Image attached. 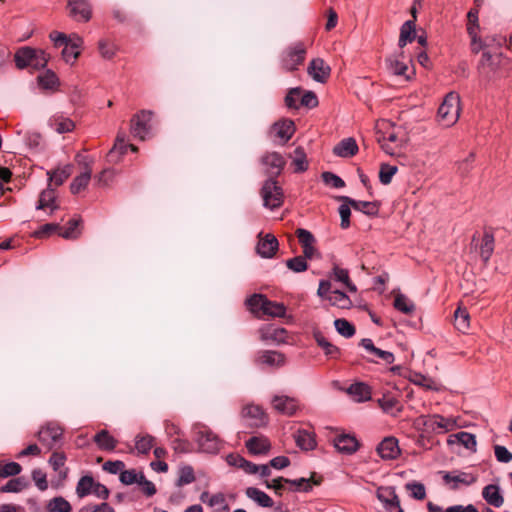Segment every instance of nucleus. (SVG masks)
<instances>
[{
  "mask_svg": "<svg viewBox=\"0 0 512 512\" xmlns=\"http://www.w3.org/2000/svg\"><path fill=\"white\" fill-rule=\"evenodd\" d=\"M376 139L381 149L390 156L398 159L402 165L408 164L407 157L401 153L409 141L407 131L399 125L388 120H380L376 123Z\"/></svg>",
  "mask_w": 512,
  "mask_h": 512,
  "instance_id": "nucleus-1",
  "label": "nucleus"
},
{
  "mask_svg": "<svg viewBox=\"0 0 512 512\" xmlns=\"http://www.w3.org/2000/svg\"><path fill=\"white\" fill-rule=\"evenodd\" d=\"M249 310L259 315H268L272 317H283L286 313V307L279 302L270 301L262 294H254L246 300Z\"/></svg>",
  "mask_w": 512,
  "mask_h": 512,
  "instance_id": "nucleus-2",
  "label": "nucleus"
},
{
  "mask_svg": "<svg viewBox=\"0 0 512 512\" xmlns=\"http://www.w3.org/2000/svg\"><path fill=\"white\" fill-rule=\"evenodd\" d=\"M460 96L456 92H449L438 109V120L441 125L450 127L454 125L460 116Z\"/></svg>",
  "mask_w": 512,
  "mask_h": 512,
  "instance_id": "nucleus-3",
  "label": "nucleus"
},
{
  "mask_svg": "<svg viewBox=\"0 0 512 512\" xmlns=\"http://www.w3.org/2000/svg\"><path fill=\"white\" fill-rule=\"evenodd\" d=\"M14 59L19 69L31 67L39 70L46 67L49 56L43 50L23 47L15 53Z\"/></svg>",
  "mask_w": 512,
  "mask_h": 512,
  "instance_id": "nucleus-4",
  "label": "nucleus"
},
{
  "mask_svg": "<svg viewBox=\"0 0 512 512\" xmlns=\"http://www.w3.org/2000/svg\"><path fill=\"white\" fill-rule=\"evenodd\" d=\"M418 422L424 426L425 431L436 434L447 433L458 427L456 418L439 414L420 416Z\"/></svg>",
  "mask_w": 512,
  "mask_h": 512,
  "instance_id": "nucleus-5",
  "label": "nucleus"
},
{
  "mask_svg": "<svg viewBox=\"0 0 512 512\" xmlns=\"http://www.w3.org/2000/svg\"><path fill=\"white\" fill-rule=\"evenodd\" d=\"M306 56V46L303 42H295L281 54V64L286 71H293L301 65Z\"/></svg>",
  "mask_w": 512,
  "mask_h": 512,
  "instance_id": "nucleus-6",
  "label": "nucleus"
},
{
  "mask_svg": "<svg viewBox=\"0 0 512 512\" xmlns=\"http://www.w3.org/2000/svg\"><path fill=\"white\" fill-rule=\"evenodd\" d=\"M153 113L149 110H141L133 115L130 120V133L139 140H145L151 131Z\"/></svg>",
  "mask_w": 512,
  "mask_h": 512,
  "instance_id": "nucleus-7",
  "label": "nucleus"
},
{
  "mask_svg": "<svg viewBox=\"0 0 512 512\" xmlns=\"http://www.w3.org/2000/svg\"><path fill=\"white\" fill-rule=\"evenodd\" d=\"M261 195L264 206L273 210L283 204V190L274 179H268L264 182Z\"/></svg>",
  "mask_w": 512,
  "mask_h": 512,
  "instance_id": "nucleus-8",
  "label": "nucleus"
},
{
  "mask_svg": "<svg viewBox=\"0 0 512 512\" xmlns=\"http://www.w3.org/2000/svg\"><path fill=\"white\" fill-rule=\"evenodd\" d=\"M195 439L204 452L215 453L220 449L218 436L208 427L200 426L195 432Z\"/></svg>",
  "mask_w": 512,
  "mask_h": 512,
  "instance_id": "nucleus-9",
  "label": "nucleus"
},
{
  "mask_svg": "<svg viewBox=\"0 0 512 512\" xmlns=\"http://www.w3.org/2000/svg\"><path fill=\"white\" fill-rule=\"evenodd\" d=\"M441 473L444 483L449 485L451 490H458L460 486H470L477 481V476L473 473L462 471Z\"/></svg>",
  "mask_w": 512,
  "mask_h": 512,
  "instance_id": "nucleus-10",
  "label": "nucleus"
},
{
  "mask_svg": "<svg viewBox=\"0 0 512 512\" xmlns=\"http://www.w3.org/2000/svg\"><path fill=\"white\" fill-rule=\"evenodd\" d=\"M63 435V429L56 423H48L38 432L39 441L48 449H52L60 443Z\"/></svg>",
  "mask_w": 512,
  "mask_h": 512,
  "instance_id": "nucleus-11",
  "label": "nucleus"
},
{
  "mask_svg": "<svg viewBox=\"0 0 512 512\" xmlns=\"http://www.w3.org/2000/svg\"><path fill=\"white\" fill-rule=\"evenodd\" d=\"M377 498L388 512H404L394 487H380L377 489Z\"/></svg>",
  "mask_w": 512,
  "mask_h": 512,
  "instance_id": "nucleus-12",
  "label": "nucleus"
},
{
  "mask_svg": "<svg viewBox=\"0 0 512 512\" xmlns=\"http://www.w3.org/2000/svg\"><path fill=\"white\" fill-rule=\"evenodd\" d=\"M260 162L265 172L271 176H278L286 164L283 155L275 151L265 153L261 157Z\"/></svg>",
  "mask_w": 512,
  "mask_h": 512,
  "instance_id": "nucleus-13",
  "label": "nucleus"
},
{
  "mask_svg": "<svg viewBox=\"0 0 512 512\" xmlns=\"http://www.w3.org/2000/svg\"><path fill=\"white\" fill-rule=\"evenodd\" d=\"M279 247L277 238L273 234H258V242L256 245V252L262 258H272Z\"/></svg>",
  "mask_w": 512,
  "mask_h": 512,
  "instance_id": "nucleus-14",
  "label": "nucleus"
},
{
  "mask_svg": "<svg viewBox=\"0 0 512 512\" xmlns=\"http://www.w3.org/2000/svg\"><path fill=\"white\" fill-rule=\"evenodd\" d=\"M382 460L389 461L397 459L401 454L398 439L394 436L385 437L376 448Z\"/></svg>",
  "mask_w": 512,
  "mask_h": 512,
  "instance_id": "nucleus-15",
  "label": "nucleus"
},
{
  "mask_svg": "<svg viewBox=\"0 0 512 512\" xmlns=\"http://www.w3.org/2000/svg\"><path fill=\"white\" fill-rule=\"evenodd\" d=\"M408 62H410V60L405 56L403 50H400L386 59L388 71L393 75L403 76L407 80L410 79L406 74L408 71Z\"/></svg>",
  "mask_w": 512,
  "mask_h": 512,
  "instance_id": "nucleus-16",
  "label": "nucleus"
},
{
  "mask_svg": "<svg viewBox=\"0 0 512 512\" xmlns=\"http://www.w3.org/2000/svg\"><path fill=\"white\" fill-rule=\"evenodd\" d=\"M296 127L291 119H281L271 127V134L279 140L281 145L286 144L294 135Z\"/></svg>",
  "mask_w": 512,
  "mask_h": 512,
  "instance_id": "nucleus-17",
  "label": "nucleus"
},
{
  "mask_svg": "<svg viewBox=\"0 0 512 512\" xmlns=\"http://www.w3.org/2000/svg\"><path fill=\"white\" fill-rule=\"evenodd\" d=\"M296 235L302 246L303 256L307 259H313L319 256V252L315 247L316 239L310 231L299 228L296 230Z\"/></svg>",
  "mask_w": 512,
  "mask_h": 512,
  "instance_id": "nucleus-18",
  "label": "nucleus"
},
{
  "mask_svg": "<svg viewBox=\"0 0 512 512\" xmlns=\"http://www.w3.org/2000/svg\"><path fill=\"white\" fill-rule=\"evenodd\" d=\"M272 406L278 412L292 416L299 409V403L297 399L284 395H276L272 399Z\"/></svg>",
  "mask_w": 512,
  "mask_h": 512,
  "instance_id": "nucleus-19",
  "label": "nucleus"
},
{
  "mask_svg": "<svg viewBox=\"0 0 512 512\" xmlns=\"http://www.w3.org/2000/svg\"><path fill=\"white\" fill-rule=\"evenodd\" d=\"M307 72L315 81L324 83L330 76L331 68L323 59L316 58L309 63Z\"/></svg>",
  "mask_w": 512,
  "mask_h": 512,
  "instance_id": "nucleus-20",
  "label": "nucleus"
},
{
  "mask_svg": "<svg viewBox=\"0 0 512 512\" xmlns=\"http://www.w3.org/2000/svg\"><path fill=\"white\" fill-rule=\"evenodd\" d=\"M336 450L343 454H353L358 450L359 442L350 434H340L333 439Z\"/></svg>",
  "mask_w": 512,
  "mask_h": 512,
  "instance_id": "nucleus-21",
  "label": "nucleus"
},
{
  "mask_svg": "<svg viewBox=\"0 0 512 512\" xmlns=\"http://www.w3.org/2000/svg\"><path fill=\"white\" fill-rule=\"evenodd\" d=\"M285 356L277 351H261L258 353L256 363L273 368H279L285 365Z\"/></svg>",
  "mask_w": 512,
  "mask_h": 512,
  "instance_id": "nucleus-22",
  "label": "nucleus"
},
{
  "mask_svg": "<svg viewBox=\"0 0 512 512\" xmlns=\"http://www.w3.org/2000/svg\"><path fill=\"white\" fill-rule=\"evenodd\" d=\"M448 445L460 444L470 452H476L477 441L476 436L469 432H458L451 434L447 439Z\"/></svg>",
  "mask_w": 512,
  "mask_h": 512,
  "instance_id": "nucleus-23",
  "label": "nucleus"
},
{
  "mask_svg": "<svg viewBox=\"0 0 512 512\" xmlns=\"http://www.w3.org/2000/svg\"><path fill=\"white\" fill-rule=\"evenodd\" d=\"M49 37L56 47L70 45L73 49H75L81 48L83 45V39L76 33H72L69 36H66L64 33L53 31L50 33Z\"/></svg>",
  "mask_w": 512,
  "mask_h": 512,
  "instance_id": "nucleus-24",
  "label": "nucleus"
},
{
  "mask_svg": "<svg viewBox=\"0 0 512 512\" xmlns=\"http://www.w3.org/2000/svg\"><path fill=\"white\" fill-rule=\"evenodd\" d=\"M340 200L348 202L354 210L362 212L368 216H375L379 212V205L377 202L354 200L348 196H341Z\"/></svg>",
  "mask_w": 512,
  "mask_h": 512,
  "instance_id": "nucleus-25",
  "label": "nucleus"
},
{
  "mask_svg": "<svg viewBox=\"0 0 512 512\" xmlns=\"http://www.w3.org/2000/svg\"><path fill=\"white\" fill-rule=\"evenodd\" d=\"M70 15L77 21H88L91 18L90 5L84 0L69 1Z\"/></svg>",
  "mask_w": 512,
  "mask_h": 512,
  "instance_id": "nucleus-26",
  "label": "nucleus"
},
{
  "mask_svg": "<svg viewBox=\"0 0 512 512\" xmlns=\"http://www.w3.org/2000/svg\"><path fill=\"white\" fill-rule=\"evenodd\" d=\"M482 497L491 506L499 508L504 503V497L501 494L500 487L495 484H489L482 490Z\"/></svg>",
  "mask_w": 512,
  "mask_h": 512,
  "instance_id": "nucleus-27",
  "label": "nucleus"
},
{
  "mask_svg": "<svg viewBox=\"0 0 512 512\" xmlns=\"http://www.w3.org/2000/svg\"><path fill=\"white\" fill-rule=\"evenodd\" d=\"M333 152L339 157H352L357 154L358 145L354 138H345L333 148Z\"/></svg>",
  "mask_w": 512,
  "mask_h": 512,
  "instance_id": "nucleus-28",
  "label": "nucleus"
},
{
  "mask_svg": "<svg viewBox=\"0 0 512 512\" xmlns=\"http://www.w3.org/2000/svg\"><path fill=\"white\" fill-rule=\"evenodd\" d=\"M243 416L252 420V425L262 426L267 422V416L264 410L258 405H247L243 409Z\"/></svg>",
  "mask_w": 512,
  "mask_h": 512,
  "instance_id": "nucleus-29",
  "label": "nucleus"
},
{
  "mask_svg": "<svg viewBox=\"0 0 512 512\" xmlns=\"http://www.w3.org/2000/svg\"><path fill=\"white\" fill-rule=\"evenodd\" d=\"M245 494L250 500L254 501L260 507L270 508L274 504L272 498L267 493L256 487L246 488Z\"/></svg>",
  "mask_w": 512,
  "mask_h": 512,
  "instance_id": "nucleus-30",
  "label": "nucleus"
},
{
  "mask_svg": "<svg viewBox=\"0 0 512 512\" xmlns=\"http://www.w3.org/2000/svg\"><path fill=\"white\" fill-rule=\"evenodd\" d=\"M313 337L329 358H338L340 356V350L337 346L333 345L329 340L318 330L313 332Z\"/></svg>",
  "mask_w": 512,
  "mask_h": 512,
  "instance_id": "nucleus-31",
  "label": "nucleus"
},
{
  "mask_svg": "<svg viewBox=\"0 0 512 512\" xmlns=\"http://www.w3.org/2000/svg\"><path fill=\"white\" fill-rule=\"evenodd\" d=\"M360 345L369 353L375 355L377 358L382 359L385 363L391 364L394 362L393 353L385 350H381L375 347L373 341L369 338H364L361 340Z\"/></svg>",
  "mask_w": 512,
  "mask_h": 512,
  "instance_id": "nucleus-32",
  "label": "nucleus"
},
{
  "mask_svg": "<svg viewBox=\"0 0 512 512\" xmlns=\"http://www.w3.org/2000/svg\"><path fill=\"white\" fill-rule=\"evenodd\" d=\"M270 442L267 438L262 436H255L246 442V448L253 455L265 454L270 450Z\"/></svg>",
  "mask_w": 512,
  "mask_h": 512,
  "instance_id": "nucleus-33",
  "label": "nucleus"
},
{
  "mask_svg": "<svg viewBox=\"0 0 512 512\" xmlns=\"http://www.w3.org/2000/svg\"><path fill=\"white\" fill-rule=\"evenodd\" d=\"M46 208L50 209V213H53L58 209L55 191L51 188H47L41 192L38 205L36 206V209L38 210Z\"/></svg>",
  "mask_w": 512,
  "mask_h": 512,
  "instance_id": "nucleus-34",
  "label": "nucleus"
},
{
  "mask_svg": "<svg viewBox=\"0 0 512 512\" xmlns=\"http://www.w3.org/2000/svg\"><path fill=\"white\" fill-rule=\"evenodd\" d=\"M96 445L101 450L112 451L116 448L118 441L110 435L107 430L99 431L93 438Z\"/></svg>",
  "mask_w": 512,
  "mask_h": 512,
  "instance_id": "nucleus-35",
  "label": "nucleus"
},
{
  "mask_svg": "<svg viewBox=\"0 0 512 512\" xmlns=\"http://www.w3.org/2000/svg\"><path fill=\"white\" fill-rule=\"evenodd\" d=\"M50 126L59 134L73 131L75 123L63 115H55L50 119Z\"/></svg>",
  "mask_w": 512,
  "mask_h": 512,
  "instance_id": "nucleus-36",
  "label": "nucleus"
},
{
  "mask_svg": "<svg viewBox=\"0 0 512 512\" xmlns=\"http://www.w3.org/2000/svg\"><path fill=\"white\" fill-rule=\"evenodd\" d=\"M416 37L415 23L414 21L408 20L404 22L400 28V36L398 45L402 50L407 43L412 42Z\"/></svg>",
  "mask_w": 512,
  "mask_h": 512,
  "instance_id": "nucleus-37",
  "label": "nucleus"
},
{
  "mask_svg": "<svg viewBox=\"0 0 512 512\" xmlns=\"http://www.w3.org/2000/svg\"><path fill=\"white\" fill-rule=\"evenodd\" d=\"M348 393L356 402H365L371 399V390L367 384L355 383L348 388Z\"/></svg>",
  "mask_w": 512,
  "mask_h": 512,
  "instance_id": "nucleus-38",
  "label": "nucleus"
},
{
  "mask_svg": "<svg viewBox=\"0 0 512 512\" xmlns=\"http://www.w3.org/2000/svg\"><path fill=\"white\" fill-rule=\"evenodd\" d=\"M378 404L383 412L392 416H397L402 411L401 405L393 396L383 395V397L378 399Z\"/></svg>",
  "mask_w": 512,
  "mask_h": 512,
  "instance_id": "nucleus-39",
  "label": "nucleus"
},
{
  "mask_svg": "<svg viewBox=\"0 0 512 512\" xmlns=\"http://www.w3.org/2000/svg\"><path fill=\"white\" fill-rule=\"evenodd\" d=\"M295 441L297 446L302 450L309 451L316 447L314 434L307 430H298L295 434Z\"/></svg>",
  "mask_w": 512,
  "mask_h": 512,
  "instance_id": "nucleus-40",
  "label": "nucleus"
},
{
  "mask_svg": "<svg viewBox=\"0 0 512 512\" xmlns=\"http://www.w3.org/2000/svg\"><path fill=\"white\" fill-rule=\"evenodd\" d=\"M286 334L287 332L284 328L273 325L267 326L261 330V337L263 340H271L276 343L285 342Z\"/></svg>",
  "mask_w": 512,
  "mask_h": 512,
  "instance_id": "nucleus-41",
  "label": "nucleus"
},
{
  "mask_svg": "<svg viewBox=\"0 0 512 512\" xmlns=\"http://www.w3.org/2000/svg\"><path fill=\"white\" fill-rule=\"evenodd\" d=\"M72 173V166L67 164L63 167L57 168L54 171H48L47 176L51 184L60 186Z\"/></svg>",
  "mask_w": 512,
  "mask_h": 512,
  "instance_id": "nucleus-42",
  "label": "nucleus"
},
{
  "mask_svg": "<svg viewBox=\"0 0 512 512\" xmlns=\"http://www.w3.org/2000/svg\"><path fill=\"white\" fill-rule=\"evenodd\" d=\"M454 325L462 333H466L470 327V315L465 308L459 307L454 313Z\"/></svg>",
  "mask_w": 512,
  "mask_h": 512,
  "instance_id": "nucleus-43",
  "label": "nucleus"
},
{
  "mask_svg": "<svg viewBox=\"0 0 512 512\" xmlns=\"http://www.w3.org/2000/svg\"><path fill=\"white\" fill-rule=\"evenodd\" d=\"M327 300L332 306H336L341 309H348L352 305L350 298L344 292L339 290L331 291L327 296Z\"/></svg>",
  "mask_w": 512,
  "mask_h": 512,
  "instance_id": "nucleus-44",
  "label": "nucleus"
},
{
  "mask_svg": "<svg viewBox=\"0 0 512 512\" xmlns=\"http://www.w3.org/2000/svg\"><path fill=\"white\" fill-rule=\"evenodd\" d=\"M29 483L24 477L10 479L0 487L1 493H18L28 487Z\"/></svg>",
  "mask_w": 512,
  "mask_h": 512,
  "instance_id": "nucleus-45",
  "label": "nucleus"
},
{
  "mask_svg": "<svg viewBox=\"0 0 512 512\" xmlns=\"http://www.w3.org/2000/svg\"><path fill=\"white\" fill-rule=\"evenodd\" d=\"M80 222L81 220L79 218H73L68 222L67 227L60 225L59 236L64 239H77L81 234L78 228Z\"/></svg>",
  "mask_w": 512,
  "mask_h": 512,
  "instance_id": "nucleus-46",
  "label": "nucleus"
},
{
  "mask_svg": "<svg viewBox=\"0 0 512 512\" xmlns=\"http://www.w3.org/2000/svg\"><path fill=\"white\" fill-rule=\"evenodd\" d=\"M95 487V481L92 476L85 475L81 477L76 485V494L79 498L90 495Z\"/></svg>",
  "mask_w": 512,
  "mask_h": 512,
  "instance_id": "nucleus-47",
  "label": "nucleus"
},
{
  "mask_svg": "<svg viewBox=\"0 0 512 512\" xmlns=\"http://www.w3.org/2000/svg\"><path fill=\"white\" fill-rule=\"evenodd\" d=\"M91 175V170H87L76 176L70 185L71 192L77 194L84 190L91 180Z\"/></svg>",
  "mask_w": 512,
  "mask_h": 512,
  "instance_id": "nucleus-48",
  "label": "nucleus"
},
{
  "mask_svg": "<svg viewBox=\"0 0 512 512\" xmlns=\"http://www.w3.org/2000/svg\"><path fill=\"white\" fill-rule=\"evenodd\" d=\"M292 165L295 172H304L308 169L307 157L302 147H297L292 155Z\"/></svg>",
  "mask_w": 512,
  "mask_h": 512,
  "instance_id": "nucleus-49",
  "label": "nucleus"
},
{
  "mask_svg": "<svg viewBox=\"0 0 512 512\" xmlns=\"http://www.w3.org/2000/svg\"><path fill=\"white\" fill-rule=\"evenodd\" d=\"M394 307L404 314H411L415 310L414 303L404 294H397L394 299Z\"/></svg>",
  "mask_w": 512,
  "mask_h": 512,
  "instance_id": "nucleus-50",
  "label": "nucleus"
},
{
  "mask_svg": "<svg viewBox=\"0 0 512 512\" xmlns=\"http://www.w3.org/2000/svg\"><path fill=\"white\" fill-rule=\"evenodd\" d=\"M494 251V237L490 233H485L483 235L481 246H480V256L481 258L487 262L492 253Z\"/></svg>",
  "mask_w": 512,
  "mask_h": 512,
  "instance_id": "nucleus-51",
  "label": "nucleus"
},
{
  "mask_svg": "<svg viewBox=\"0 0 512 512\" xmlns=\"http://www.w3.org/2000/svg\"><path fill=\"white\" fill-rule=\"evenodd\" d=\"M128 145L126 144V135L124 132H119L117 134L114 146L109 151V157L111 158V161H118V159L114 160L113 157L116 153L119 154V156L124 155L128 150Z\"/></svg>",
  "mask_w": 512,
  "mask_h": 512,
  "instance_id": "nucleus-52",
  "label": "nucleus"
},
{
  "mask_svg": "<svg viewBox=\"0 0 512 512\" xmlns=\"http://www.w3.org/2000/svg\"><path fill=\"white\" fill-rule=\"evenodd\" d=\"M497 67L496 58L489 51H484L479 61V69L482 72H494Z\"/></svg>",
  "mask_w": 512,
  "mask_h": 512,
  "instance_id": "nucleus-53",
  "label": "nucleus"
},
{
  "mask_svg": "<svg viewBox=\"0 0 512 512\" xmlns=\"http://www.w3.org/2000/svg\"><path fill=\"white\" fill-rule=\"evenodd\" d=\"M478 9H471L468 14V23H467V32L470 35L471 38H473V44L476 43V34L479 29V23H478Z\"/></svg>",
  "mask_w": 512,
  "mask_h": 512,
  "instance_id": "nucleus-54",
  "label": "nucleus"
},
{
  "mask_svg": "<svg viewBox=\"0 0 512 512\" xmlns=\"http://www.w3.org/2000/svg\"><path fill=\"white\" fill-rule=\"evenodd\" d=\"M70 503L63 497H54L47 505L49 512H71Z\"/></svg>",
  "mask_w": 512,
  "mask_h": 512,
  "instance_id": "nucleus-55",
  "label": "nucleus"
},
{
  "mask_svg": "<svg viewBox=\"0 0 512 512\" xmlns=\"http://www.w3.org/2000/svg\"><path fill=\"white\" fill-rule=\"evenodd\" d=\"M154 444V437L151 435L137 436L135 438V449L139 454H147Z\"/></svg>",
  "mask_w": 512,
  "mask_h": 512,
  "instance_id": "nucleus-56",
  "label": "nucleus"
},
{
  "mask_svg": "<svg viewBox=\"0 0 512 512\" xmlns=\"http://www.w3.org/2000/svg\"><path fill=\"white\" fill-rule=\"evenodd\" d=\"M333 275L334 278L343 283L350 292H356V286L350 281L348 270L335 266Z\"/></svg>",
  "mask_w": 512,
  "mask_h": 512,
  "instance_id": "nucleus-57",
  "label": "nucleus"
},
{
  "mask_svg": "<svg viewBox=\"0 0 512 512\" xmlns=\"http://www.w3.org/2000/svg\"><path fill=\"white\" fill-rule=\"evenodd\" d=\"M334 326L337 332L346 338L352 337L356 332L355 327L346 319H336Z\"/></svg>",
  "mask_w": 512,
  "mask_h": 512,
  "instance_id": "nucleus-58",
  "label": "nucleus"
},
{
  "mask_svg": "<svg viewBox=\"0 0 512 512\" xmlns=\"http://www.w3.org/2000/svg\"><path fill=\"white\" fill-rule=\"evenodd\" d=\"M38 83L44 89H53L58 84V77L50 70L38 76Z\"/></svg>",
  "mask_w": 512,
  "mask_h": 512,
  "instance_id": "nucleus-59",
  "label": "nucleus"
},
{
  "mask_svg": "<svg viewBox=\"0 0 512 512\" xmlns=\"http://www.w3.org/2000/svg\"><path fill=\"white\" fill-rule=\"evenodd\" d=\"M305 256H296L286 261V266L295 273L304 272L308 269Z\"/></svg>",
  "mask_w": 512,
  "mask_h": 512,
  "instance_id": "nucleus-60",
  "label": "nucleus"
},
{
  "mask_svg": "<svg viewBox=\"0 0 512 512\" xmlns=\"http://www.w3.org/2000/svg\"><path fill=\"white\" fill-rule=\"evenodd\" d=\"M411 381L414 384H416L418 386H422V387H424V388H426L428 390H434V391L439 390V384L435 380H433V379H431L429 377H426V376H424L422 374H415L411 378Z\"/></svg>",
  "mask_w": 512,
  "mask_h": 512,
  "instance_id": "nucleus-61",
  "label": "nucleus"
},
{
  "mask_svg": "<svg viewBox=\"0 0 512 512\" xmlns=\"http://www.w3.org/2000/svg\"><path fill=\"white\" fill-rule=\"evenodd\" d=\"M397 167L389 164H382L379 171V180L382 184L388 185L391 183L393 176L397 172Z\"/></svg>",
  "mask_w": 512,
  "mask_h": 512,
  "instance_id": "nucleus-62",
  "label": "nucleus"
},
{
  "mask_svg": "<svg viewBox=\"0 0 512 512\" xmlns=\"http://www.w3.org/2000/svg\"><path fill=\"white\" fill-rule=\"evenodd\" d=\"M406 489L411 493V496L416 500H423L426 497V489L422 483L409 482L405 485Z\"/></svg>",
  "mask_w": 512,
  "mask_h": 512,
  "instance_id": "nucleus-63",
  "label": "nucleus"
},
{
  "mask_svg": "<svg viewBox=\"0 0 512 512\" xmlns=\"http://www.w3.org/2000/svg\"><path fill=\"white\" fill-rule=\"evenodd\" d=\"M195 480V475L192 467L185 466L180 469L177 486L181 487L192 483Z\"/></svg>",
  "mask_w": 512,
  "mask_h": 512,
  "instance_id": "nucleus-64",
  "label": "nucleus"
}]
</instances>
